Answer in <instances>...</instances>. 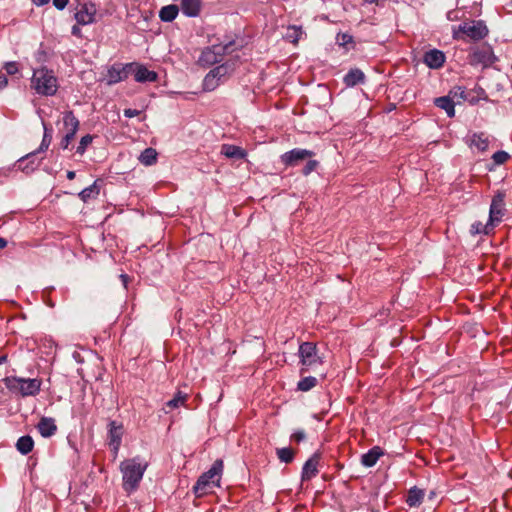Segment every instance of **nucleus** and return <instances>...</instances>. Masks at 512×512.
Masks as SVG:
<instances>
[{"label": "nucleus", "mask_w": 512, "mask_h": 512, "mask_svg": "<svg viewBox=\"0 0 512 512\" xmlns=\"http://www.w3.org/2000/svg\"><path fill=\"white\" fill-rule=\"evenodd\" d=\"M147 468V463H142L139 458L126 459L120 464L123 479V488L126 492H132L139 486Z\"/></svg>", "instance_id": "obj_1"}, {"label": "nucleus", "mask_w": 512, "mask_h": 512, "mask_svg": "<svg viewBox=\"0 0 512 512\" xmlns=\"http://www.w3.org/2000/svg\"><path fill=\"white\" fill-rule=\"evenodd\" d=\"M223 470V461L221 459L216 460L212 467L205 473H203L197 480L193 487L194 493L197 497H202L207 494L213 487L219 486L220 475Z\"/></svg>", "instance_id": "obj_2"}, {"label": "nucleus", "mask_w": 512, "mask_h": 512, "mask_svg": "<svg viewBox=\"0 0 512 512\" xmlns=\"http://www.w3.org/2000/svg\"><path fill=\"white\" fill-rule=\"evenodd\" d=\"M31 85L38 94L46 96L54 95L58 89L56 77L52 71L46 68L34 71Z\"/></svg>", "instance_id": "obj_3"}, {"label": "nucleus", "mask_w": 512, "mask_h": 512, "mask_svg": "<svg viewBox=\"0 0 512 512\" xmlns=\"http://www.w3.org/2000/svg\"><path fill=\"white\" fill-rule=\"evenodd\" d=\"M6 387L21 396H33L40 390L41 381L30 378L7 377L4 379Z\"/></svg>", "instance_id": "obj_4"}, {"label": "nucleus", "mask_w": 512, "mask_h": 512, "mask_svg": "<svg viewBox=\"0 0 512 512\" xmlns=\"http://www.w3.org/2000/svg\"><path fill=\"white\" fill-rule=\"evenodd\" d=\"M235 43L229 41L226 44H216L205 48L200 57L199 62L204 66L214 65L222 61L223 56L230 54L235 50Z\"/></svg>", "instance_id": "obj_5"}, {"label": "nucleus", "mask_w": 512, "mask_h": 512, "mask_svg": "<svg viewBox=\"0 0 512 512\" xmlns=\"http://www.w3.org/2000/svg\"><path fill=\"white\" fill-rule=\"evenodd\" d=\"M488 34V28L482 20L465 21L459 25L458 30L454 32L455 39H463L467 36L472 40H481Z\"/></svg>", "instance_id": "obj_6"}, {"label": "nucleus", "mask_w": 512, "mask_h": 512, "mask_svg": "<svg viewBox=\"0 0 512 512\" xmlns=\"http://www.w3.org/2000/svg\"><path fill=\"white\" fill-rule=\"evenodd\" d=\"M299 356L302 364L301 374L322 364V358L318 355L316 344L313 342H303L299 347Z\"/></svg>", "instance_id": "obj_7"}, {"label": "nucleus", "mask_w": 512, "mask_h": 512, "mask_svg": "<svg viewBox=\"0 0 512 512\" xmlns=\"http://www.w3.org/2000/svg\"><path fill=\"white\" fill-rule=\"evenodd\" d=\"M234 67V62H226L212 69L203 80L204 89L206 91H213L216 89L220 81L233 72Z\"/></svg>", "instance_id": "obj_8"}, {"label": "nucleus", "mask_w": 512, "mask_h": 512, "mask_svg": "<svg viewBox=\"0 0 512 512\" xmlns=\"http://www.w3.org/2000/svg\"><path fill=\"white\" fill-rule=\"evenodd\" d=\"M96 6L86 0H78L75 7V19L79 25H88L95 21Z\"/></svg>", "instance_id": "obj_9"}, {"label": "nucleus", "mask_w": 512, "mask_h": 512, "mask_svg": "<svg viewBox=\"0 0 512 512\" xmlns=\"http://www.w3.org/2000/svg\"><path fill=\"white\" fill-rule=\"evenodd\" d=\"M494 61L495 56L492 48L487 45L474 47L469 54V63L474 66L482 65L483 67H487L493 64Z\"/></svg>", "instance_id": "obj_10"}, {"label": "nucleus", "mask_w": 512, "mask_h": 512, "mask_svg": "<svg viewBox=\"0 0 512 512\" xmlns=\"http://www.w3.org/2000/svg\"><path fill=\"white\" fill-rule=\"evenodd\" d=\"M314 155H315L314 152L311 150L295 148V149H292V150L284 153L281 156V161L286 166H296L299 164V162L309 159V158L313 157Z\"/></svg>", "instance_id": "obj_11"}, {"label": "nucleus", "mask_w": 512, "mask_h": 512, "mask_svg": "<svg viewBox=\"0 0 512 512\" xmlns=\"http://www.w3.org/2000/svg\"><path fill=\"white\" fill-rule=\"evenodd\" d=\"M134 68V63H128L124 66L121 65H113L108 70L107 82L109 85L116 84L120 81L125 80L130 74L131 70Z\"/></svg>", "instance_id": "obj_12"}, {"label": "nucleus", "mask_w": 512, "mask_h": 512, "mask_svg": "<svg viewBox=\"0 0 512 512\" xmlns=\"http://www.w3.org/2000/svg\"><path fill=\"white\" fill-rule=\"evenodd\" d=\"M504 198L505 194L503 192H498L493 197L489 211V219L491 224L501 220L504 212Z\"/></svg>", "instance_id": "obj_13"}, {"label": "nucleus", "mask_w": 512, "mask_h": 512, "mask_svg": "<svg viewBox=\"0 0 512 512\" xmlns=\"http://www.w3.org/2000/svg\"><path fill=\"white\" fill-rule=\"evenodd\" d=\"M320 455L315 453L311 458H309L302 469V481H309L313 477H315L318 473V463H319Z\"/></svg>", "instance_id": "obj_14"}, {"label": "nucleus", "mask_w": 512, "mask_h": 512, "mask_svg": "<svg viewBox=\"0 0 512 512\" xmlns=\"http://www.w3.org/2000/svg\"><path fill=\"white\" fill-rule=\"evenodd\" d=\"M122 435V425H118L115 421H111L109 423V445L112 447L115 453L118 452L120 447Z\"/></svg>", "instance_id": "obj_15"}, {"label": "nucleus", "mask_w": 512, "mask_h": 512, "mask_svg": "<svg viewBox=\"0 0 512 512\" xmlns=\"http://www.w3.org/2000/svg\"><path fill=\"white\" fill-rule=\"evenodd\" d=\"M137 82H153L157 79V74L154 71L148 70L145 66L134 63V68L131 70Z\"/></svg>", "instance_id": "obj_16"}, {"label": "nucleus", "mask_w": 512, "mask_h": 512, "mask_svg": "<svg viewBox=\"0 0 512 512\" xmlns=\"http://www.w3.org/2000/svg\"><path fill=\"white\" fill-rule=\"evenodd\" d=\"M425 64L433 69L440 68L445 62V55L437 49L430 50L424 55Z\"/></svg>", "instance_id": "obj_17"}, {"label": "nucleus", "mask_w": 512, "mask_h": 512, "mask_svg": "<svg viewBox=\"0 0 512 512\" xmlns=\"http://www.w3.org/2000/svg\"><path fill=\"white\" fill-rule=\"evenodd\" d=\"M37 153V151H33L21 157L18 160L19 169L26 174L33 172L39 166V162L36 163L34 159Z\"/></svg>", "instance_id": "obj_18"}, {"label": "nucleus", "mask_w": 512, "mask_h": 512, "mask_svg": "<svg viewBox=\"0 0 512 512\" xmlns=\"http://www.w3.org/2000/svg\"><path fill=\"white\" fill-rule=\"evenodd\" d=\"M201 0H182L181 11L187 17H197L201 11Z\"/></svg>", "instance_id": "obj_19"}, {"label": "nucleus", "mask_w": 512, "mask_h": 512, "mask_svg": "<svg viewBox=\"0 0 512 512\" xmlns=\"http://www.w3.org/2000/svg\"><path fill=\"white\" fill-rule=\"evenodd\" d=\"M37 428L43 437H50L57 431L55 420L50 417H42L37 425Z\"/></svg>", "instance_id": "obj_20"}, {"label": "nucleus", "mask_w": 512, "mask_h": 512, "mask_svg": "<svg viewBox=\"0 0 512 512\" xmlns=\"http://www.w3.org/2000/svg\"><path fill=\"white\" fill-rule=\"evenodd\" d=\"M383 454L384 452L379 446H374L367 453L362 455L361 463L365 467H373Z\"/></svg>", "instance_id": "obj_21"}, {"label": "nucleus", "mask_w": 512, "mask_h": 512, "mask_svg": "<svg viewBox=\"0 0 512 512\" xmlns=\"http://www.w3.org/2000/svg\"><path fill=\"white\" fill-rule=\"evenodd\" d=\"M467 143L471 147H475L479 151L484 152L488 149L489 139L484 133H473Z\"/></svg>", "instance_id": "obj_22"}, {"label": "nucleus", "mask_w": 512, "mask_h": 512, "mask_svg": "<svg viewBox=\"0 0 512 512\" xmlns=\"http://www.w3.org/2000/svg\"><path fill=\"white\" fill-rule=\"evenodd\" d=\"M221 154L231 159H243L246 155L245 151L239 146L223 144Z\"/></svg>", "instance_id": "obj_23"}, {"label": "nucleus", "mask_w": 512, "mask_h": 512, "mask_svg": "<svg viewBox=\"0 0 512 512\" xmlns=\"http://www.w3.org/2000/svg\"><path fill=\"white\" fill-rule=\"evenodd\" d=\"M364 79L365 75L360 69H352L345 75L344 83L348 87H353L359 83H362Z\"/></svg>", "instance_id": "obj_24"}, {"label": "nucleus", "mask_w": 512, "mask_h": 512, "mask_svg": "<svg viewBox=\"0 0 512 512\" xmlns=\"http://www.w3.org/2000/svg\"><path fill=\"white\" fill-rule=\"evenodd\" d=\"M434 103L437 107L443 109L449 117H454L455 115V103L451 100L449 96H443L436 98Z\"/></svg>", "instance_id": "obj_25"}, {"label": "nucleus", "mask_w": 512, "mask_h": 512, "mask_svg": "<svg viewBox=\"0 0 512 512\" xmlns=\"http://www.w3.org/2000/svg\"><path fill=\"white\" fill-rule=\"evenodd\" d=\"M424 495V490L419 489L417 487H413L408 492L406 503L410 507H417L422 503Z\"/></svg>", "instance_id": "obj_26"}, {"label": "nucleus", "mask_w": 512, "mask_h": 512, "mask_svg": "<svg viewBox=\"0 0 512 512\" xmlns=\"http://www.w3.org/2000/svg\"><path fill=\"white\" fill-rule=\"evenodd\" d=\"M179 13V7L175 4L167 5L159 11V17L163 22L173 21Z\"/></svg>", "instance_id": "obj_27"}, {"label": "nucleus", "mask_w": 512, "mask_h": 512, "mask_svg": "<svg viewBox=\"0 0 512 512\" xmlns=\"http://www.w3.org/2000/svg\"><path fill=\"white\" fill-rule=\"evenodd\" d=\"M33 447L34 441L32 437L29 435L22 436L17 440L16 448L23 455H27L28 453H30Z\"/></svg>", "instance_id": "obj_28"}, {"label": "nucleus", "mask_w": 512, "mask_h": 512, "mask_svg": "<svg viewBox=\"0 0 512 512\" xmlns=\"http://www.w3.org/2000/svg\"><path fill=\"white\" fill-rule=\"evenodd\" d=\"M157 152L154 148H146L139 156V161L145 165L150 166L157 161Z\"/></svg>", "instance_id": "obj_29"}, {"label": "nucleus", "mask_w": 512, "mask_h": 512, "mask_svg": "<svg viewBox=\"0 0 512 512\" xmlns=\"http://www.w3.org/2000/svg\"><path fill=\"white\" fill-rule=\"evenodd\" d=\"M63 122L65 127L69 129V132H73V134H76L79 127V121L74 116L72 111H68L64 114Z\"/></svg>", "instance_id": "obj_30"}, {"label": "nucleus", "mask_w": 512, "mask_h": 512, "mask_svg": "<svg viewBox=\"0 0 512 512\" xmlns=\"http://www.w3.org/2000/svg\"><path fill=\"white\" fill-rule=\"evenodd\" d=\"M494 224L490 223V220L487 224H482L481 222H475L471 225L470 232L473 235L476 234H489L490 231L493 229Z\"/></svg>", "instance_id": "obj_31"}, {"label": "nucleus", "mask_w": 512, "mask_h": 512, "mask_svg": "<svg viewBox=\"0 0 512 512\" xmlns=\"http://www.w3.org/2000/svg\"><path fill=\"white\" fill-rule=\"evenodd\" d=\"M278 459L284 463H291L294 460L295 452L291 448H278L276 450Z\"/></svg>", "instance_id": "obj_32"}, {"label": "nucleus", "mask_w": 512, "mask_h": 512, "mask_svg": "<svg viewBox=\"0 0 512 512\" xmlns=\"http://www.w3.org/2000/svg\"><path fill=\"white\" fill-rule=\"evenodd\" d=\"M317 382L315 377L307 376L298 382L297 387L300 391H309L317 385Z\"/></svg>", "instance_id": "obj_33"}, {"label": "nucleus", "mask_w": 512, "mask_h": 512, "mask_svg": "<svg viewBox=\"0 0 512 512\" xmlns=\"http://www.w3.org/2000/svg\"><path fill=\"white\" fill-rule=\"evenodd\" d=\"M187 399V394L178 391L173 399L169 400L166 403V406L170 409L178 408L180 405H183Z\"/></svg>", "instance_id": "obj_34"}, {"label": "nucleus", "mask_w": 512, "mask_h": 512, "mask_svg": "<svg viewBox=\"0 0 512 512\" xmlns=\"http://www.w3.org/2000/svg\"><path fill=\"white\" fill-rule=\"evenodd\" d=\"M98 193H99V190H98L96 184H93V185L83 189L78 195L83 202H87L89 199L98 195Z\"/></svg>", "instance_id": "obj_35"}, {"label": "nucleus", "mask_w": 512, "mask_h": 512, "mask_svg": "<svg viewBox=\"0 0 512 512\" xmlns=\"http://www.w3.org/2000/svg\"><path fill=\"white\" fill-rule=\"evenodd\" d=\"M51 140H52V135L48 131L46 126L44 125L43 139H42V142H41V145H40L39 149H37L36 151L40 153V152H44L45 150H47L49 145H50V143H51Z\"/></svg>", "instance_id": "obj_36"}, {"label": "nucleus", "mask_w": 512, "mask_h": 512, "mask_svg": "<svg viewBox=\"0 0 512 512\" xmlns=\"http://www.w3.org/2000/svg\"><path fill=\"white\" fill-rule=\"evenodd\" d=\"M301 34V29L295 26L288 28L286 38L290 40L292 43H296Z\"/></svg>", "instance_id": "obj_37"}, {"label": "nucleus", "mask_w": 512, "mask_h": 512, "mask_svg": "<svg viewBox=\"0 0 512 512\" xmlns=\"http://www.w3.org/2000/svg\"><path fill=\"white\" fill-rule=\"evenodd\" d=\"M492 159L495 164H504L509 159V154L505 151H497L493 154Z\"/></svg>", "instance_id": "obj_38"}, {"label": "nucleus", "mask_w": 512, "mask_h": 512, "mask_svg": "<svg viewBox=\"0 0 512 512\" xmlns=\"http://www.w3.org/2000/svg\"><path fill=\"white\" fill-rule=\"evenodd\" d=\"M93 138L91 135H85L81 138L80 143L77 147V153L83 154L85 152L86 147L91 144Z\"/></svg>", "instance_id": "obj_39"}, {"label": "nucleus", "mask_w": 512, "mask_h": 512, "mask_svg": "<svg viewBox=\"0 0 512 512\" xmlns=\"http://www.w3.org/2000/svg\"><path fill=\"white\" fill-rule=\"evenodd\" d=\"M318 164V161L309 158L308 162L306 163L305 167L302 170V173L306 176L309 175L317 168Z\"/></svg>", "instance_id": "obj_40"}, {"label": "nucleus", "mask_w": 512, "mask_h": 512, "mask_svg": "<svg viewBox=\"0 0 512 512\" xmlns=\"http://www.w3.org/2000/svg\"><path fill=\"white\" fill-rule=\"evenodd\" d=\"M75 134L68 132L62 139L60 145L63 149H67L71 141L74 139Z\"/></svg>", "instance_id": "obj_41"}, {"label": "nucleus", "mask_w": 512, "mask_h": 512, "mask_svg": "<svg viewBox=\"0 0 512 512\" xmlns=\"http://www.w3.org/2000/svg\"><path fill=\"white\" fill-rule=\"evenodd\" d=\"M5 70L7 74L13 75L18 72V67L16 62H8L5 64Z\"/></svg>", "instance_id": "obj_42"}, {"label": "nucleus", "mask_w": 512, "mask_h": 512, "mask_svg": "<svg viewBox=\"0 0 512 512\" xmlns=\"http://www.w3.org/2000/svg\"><path fill=\"white\" fill-rule=\"evenodd\" d=\"M352 41V37L348 34H338L337 35V42L340 45H346Z\"/></svg>", "instance_id": "obj_43"}, {"label": "nucleus", "mask_w": 512, "mask_h": 512, "mask_svg": "<svg viewBox=\"0 0 512 512\" xmlns=\"http://www.w3.org/2000/svg\"><path fill=\"white\" fill-rule=\"evenodd\" d=\"M451 94H453L454 97H460L461 99H467V96L465 95V91L462 87H457L455 88L454 90H452L450 92Z\"/></svg>", "instance_id": "obj_44"}, {"label": "nucleus", "mask_w": 512, "mask_h": 512, "mask_svg": "<svg viewBox=\"0 0 512 512\" xmlns=\"http://www.w3.org/2000/svg\"><path fill=\"white\" fill-rule=\"evenodd\" d=\"M69 0H53V5L59 9V10H63L67 4H68Z\"/></svg>", "instance_id": "obj_45"}, {"label": "nucleus", "mask_w": 512, "mask_h": 512, "mask_svg": "<svg viewBox=\"0 0 512 512\" xmlns=\"http://www.w3.org/2000/svg\"><path fill=\"white\" fill-rule=\"evenodd\" d=\"M291 438L297 442H300L305 439V432L302 430L297 431L291 436Z\"/></svg>", "instance_id": "obj_46"}, {"label": "nucleus", "mask_w": 512, "mask_h": 512, "mask_svg": "<svg viewBox=\"0 0 512 512\" xmlns=\"http://www.w3.org/2000/svg\"><path fill=\"white\" fill-rule=\"evenodd\" d=\"M139 111L138 110H135V109H125L124 110V115L128 118H132V117H135L137 115H139Z\"/></svg>", "instance_id": "obj_47"}, {"label": "nucleus", "mask_w": 512, "mask_h": 512, "mask_svg": "<svg viewBox=\"0 0 512 512\" xmlns=\"http://www.w3.org/2000/svg\"><path fill=\"white\" fill-rule=\"evenodd\" d=\"M8 79L4 74H0V89H3L7 86Z\"/></svg>", "instance_id": "obj_48"}, {"label": "nucleus", "mask_w": 512, "mask_h": 512, "mask_svg": "<svg viewBox=\"0 0 512 512\" xmlns=\"http://www.w3.org/2000/svg\"><path fill=\"white\" fill-rule=\"evenodd\" d=\"M71 33H72L74 36L81 37V29L79 28V24L74 25V26L72 27Z\"/></svg>", "instance_id": "obj_49"}, {"label": "nucleus", "mask_w": 512, "mask_h": 512, "mask_svg": "<svg viewBox=\"0 0 512 512\" xmlns=\"http://www.w3.org/2000/svg\"><path fill=\"white\" fill-rule=\"evenodd\" d=\"M50 0H33V3L37 6H42V5H45L49 2Z\"/></svg>", "instance_id": "obj_50"}, {"label": "nucleus", "mask_w": 512, "mask_h": 512, "mask_svg": "<svg viewBox=\"0 0 512 512\" xmlns=\"http://www.w3.org/2000/svg\"><path fill=\"white\" fill-rule=\"evenodd\" d=\"M67 178L69 180H73L75 178V172L74 171H68L67 172Z\"/></svg>", "instance_id": "obj_51"}, {"label": "nucleus", "mask_w": 512, "mask_h": 512, "mask_svg": "<svg viewBox=\"0 0 512 512\" xmlns=\"http://www.w3.org/2000/svg\"><path fill=\"white\" fill-rule=\"evenodd\" d=\"M7 241L4 238H0V249L6 247Z\"/></svg>", "instance_id": "obj_52"}, {"label": "nucleus", "mask_w": 512, "mask_h": 512, "mask_svg": "<svg viewBox=\"0 0 512 512\" xmlns=\"http://www.w3.org/2000/svg\"><path fill=\"white\" fill-rule=\"evenodd\" d=\"M121 278H122V280H123L124 284H126L127 276H126V275H121Z\"/></svg>", "instance_id": "obj_53"}, {"label": "nucleus", "mask_w": 512, "mask_h": 512, "mask_svg": "<svg viewBox=\"0 0 512 512\" xmlns=\"http://www.w3.org/2000/svg\"><path fill=\"white\" fill-rule=\"evenodd\" d=\"M365 1H366V2H368V3H374V2H376L377 0H365Z\"/></svg>", "instance_id": "obj_54"}, {"label": "nucleus", "mask_w": 512, "mask_h": 512, "mask_svg": "<svg viewBox=\"0 0 512 512\" xmlns=\"http://www.w3.org/2000/svg\"><path fill=\"white\" fill-rule=\"evenodd\" d=\"M434 497V492L432 491L430 494V498Z\"/></svg>", "instance_id": "obj_55"}, {"label": "nucleus", "mask_w": 512, "mask_h": 512, "mask_svg": "<svg viewBox=\"0 0 512 512\" xmlns=\"http://www.w3.org/2000/svg\"><path fill=\"white\" fill-rule=\"evenodd\" d=\"M4 359H5V357H3V358H0V362H3V360H4Z\"/></svg>", "instance_id": "obj_56"}]
</instances>
